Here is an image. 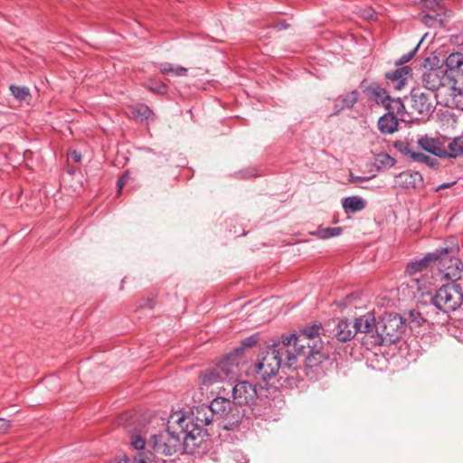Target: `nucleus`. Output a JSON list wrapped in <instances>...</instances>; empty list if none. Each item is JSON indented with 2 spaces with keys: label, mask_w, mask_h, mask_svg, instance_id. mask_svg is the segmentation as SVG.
Listing matches in <instances>:
<instances>
[{
  "label": "nucleus",
  "mask_w": 463,
  "mask_h": 463,
  "mask_svg": "<svg viewBox=\"0 0 463 463\" xmlns=\"http://www.w3.org/2000/svg\"><path fill=\"white\" fill-rule=\"evenodd\" d=\"M326 331L320 325H313L305 327L298 335H291L285 338H290V350L295 353L297 357L306 354L311 350L324 349L325 342L322 337H326Z\"/></svg>",
  "instance_id": "obj_5"
},
{
  "label": "nucleus",
  "mask_w": 463,
  "mask_h": 463,
  "mask_svg": "<svg viewBox=\"0 0 463 463\" xmlns=\"http://www.w3.org/2000/svg\"><path fill=\"white\" fill-rule=\"evenodd\" d=\"M342 232V228L334 227V228H319L317 232V235L320 239H328L335 236L340 235Z\"/></svg>",
  "instance_id": "obj_30"
},
{
  "label": "nucleus",
  "mask_w": 463,
  "mask_h": 463,
  "mask_svg": "<svg viewBox=\"0 0 463 463\" xmlns=\"http://www.w3.org/2000/svg\"><path fill=\"white\" fill-rule=\"evenodd\" d=\"M394 164H395V159L392 158L388 154H384V153L377 155L374 159V165L378 168H390V167L393 166Z\"/></svg>",
  "instance_id": "obj_29"
},
{
  "label": "nucleus",
  "mask_w": 463,
  "mask_h": 463,
  "mask_svg": "<svg viewBox=\"0 0 463 463\" xmlns=\"http://www.w3.org/2000/svg\"><path fill=\"white\" fill-rule=\"evenodd\" d=\"M440 263L442 266L441 271L444 274V277L452 281H456L461 278L462 271H463V262L457 259H448V258H441Z\"/></svg>",
  "instance_id": "obj_15"
},
{
  "label": "nucleus",
  "mask_w": 463,
  "mask_h": 463,
  "mask_svg": "<svg viewBox=\"0 0 463 463\" xmlns=\"http://www.w3.org/2000/svg\"><path fill=\"white\" fill-rule=\"evenodd\" d=\"M129 178V174L128 172H126L118 180V191H120L123 186L126 184L128 179Z\"/></svg>",
  "instance_id": "obj_43"
},
{
  "label": "nucleus",
  "mask_w": 463,
  "mask_h": 463,
  "mask_svg": "<svg viewBox=\"0 0 463 463\" xmlns=\"http://www.w3.org/2000/svg\"><path fill=\"white\" fill-rule=\"evenodd\" d=\"M148 89L155 93L157 94H165L166 92V86L164 83H154L152 82L151 85H148Z\"/></svg>",
  "instance_id": "obj_34"
},
{
  "label": "nucleus",
  "mask_w": 463,
  "mask_h": 463,
  "mask_svg": "<svg viewBox=\"0 0 463 463\" xmlns=\"http://www.w3.org/2000/svg\"><path fill=\"white\" fill-rule=\"evenodd\" d=\"M256 387L248 381H241L232 388V399L240 408L249 405L257 398Z\"/></svg>",
  "instance_id": "obj_11"
},
{
  "label": "nucleus",
  "mask_w": 463,
  "mask_h": 463,
  "mask_svg": "<svg viewBox=\"0 0 463 463\" xmlns=\"http://www.w3.org/2000/svg\"><path fill=\"white\" fill-rule=\"evenodd\" d=\"M242 348H236L214 366L201 372L199 384L201 389L208 390L216 384H222L220 390H225L224 384L231 385L241 375V357Z\"/></svg>",
  "instance_id": "obj_2"
},
{
  "label": "nucleus",
  "mask_w": 463,
  "mask_h": 463,
  "mask_svg": "<svg viewBox=\"0 0 463 463\" xmlns=\"http://www.w3.org/2000/svg\"><path fill=\"white\" fill-rule=\"evenodd\" d=\"M128 115L137 120L148 119L152 115V110L146 105L140 104L128 108Z\"/></svg>",
  "instance_id": "obj_24"
},
{
  "label": "nucleus",
  "mask_w": 463,
  "mask_h": 463,
  "mask_svg": "<svg viewBox=\"0 0 463 463\" xmlns=\"http://www.w3.org/2000/svg\"><path fill=\"white\" fill-rule=\"evenodd\" d=\"M451 78L442 68H430L423 72L421 82L424 88L436 91L441 87L445 89L449 80Z\"/></svg>",
  "instance_id": "obj_10"
},
{
  "label": "nucleus",
  "mask_w": 463,
  "mask_h": 463,
  "mask_svg": "<svg viewBox=\"0 0 463 463\" xmlns=\"http://www.w3.org/2000/svg\"><path fill=\"white\" fill-rule=\"evenodd\" d=\"M10 426L9 421L5 419H0V435L6 433Z\"/></svg>",
  "instance_id": "obj_41"
},
{
  "label": "nucleus",
  "mask_w": 463,
  "mask_h": 463,
  "mask_svg": "<svg viewBox=\"0 0 463 463\" xmlns=\"http://www.w3.org/2000/svg\"><path fill=\"white\" fill-rule=\"evenodd\" d=\"M449 139L446 137L433 138L429 137H421L418 140V145L430 154L439 157H447V143Z\"/></svg>",
  "instance_id": "obj_12"
},
{
  "label": "nucleus",
  "mask_w": 463,
  "mask_h": 463,
  "mask_svg": "<svg viewBox=\"0 0 463 463\" xmlns=\"http://www.w3.org/2000/svg\"><path fill=\"white\" fill-rule=\"evenodd\" d=\"M9 89L14 97L19 101H27L31 97L30 90L27 87L11 85Z\"/></svg>",
  "instance_id": "obj_28"
},
{
  "label": "nucleus",
  "mask_w": 463,
  "mask_h": 463,
  "mask_svg": "<svg viewBox=\"0 0 463 463\" xmlns=\"http://www.w3.org/2000/svg\"><path fill=\"white\" fill-rule=\"evenodd\" d=\"M445 64L450 71H463V53L459 52L450 53L447 57Z\"/></svg>",
  "instance_id": "obj_25"
},
{
  "label": "nucleus",
  "mask_w": 463,
  "mask_h": 463,
  "mask_svg": "<svg viewBox=\"0 0 463 463\" xmlns=\"http://www.w3.org/2000/svg\"><path fill=\"white\" fill-rule=\"evenodd\" d=\"M398 119L393 113L388 112L378 120V128L383 134H392L397 130Z\"/></svg>",
  "instance_id": "obj_22"
},
{
  "label": "nucleus",
  "mask_w": 463,
  "mask_h": 463,
  "mask_svg": "<svg viewBox=\"0 0 463 463\" xmlns=\"http://www.w3.org/2000/svg\"><path fill=\"white\" fill-rule=\"evenodd\" d=\"M254 345V341H252L251 339H247L246 341L243 342V346L241 347L242 348V351H244V347H250L251 345ZM243 352H241V354H242ZM240 357L241 358V354H240Z\"/></svg>",
  "instance_id": "obj_45"
},
{
  "label": "nucleus",
  "mask_w": 463,
  "mask_h": 463,
  "mask_svg": "<svg viewBox=\"0 0 463 463\" xmlns=\"http://www.w3.org/2000/svg\"><path fill=\"white\" fill-rule=\"evenodd\" d=\"M431 279V277H429L427 275L411 278V281L408 283V286L412 290L413 298L420 299L424 296H428L430 294L432 290Z\"/></svg>",
  "instance_id": "obj_13"
},
{
  "label": "nucleus",
  "mask_w": 463,
  "mask_h": 463,
  "mask_svg": "<svg viewBox=\"0 0 463 463\" xmlns=\"http://www.w3.org/2000/svg\"><path fill=\"white\" fill-rule=\"evenodd\" d=\"M295 361L296 354L290 350V338H282L261 354L256 364V372L261 379L267 381L277 374L281 365L291 367Z\"/></svg>",
  "instance_id": "obj_3"
},
{
  "label": "nucleus",
  "mask_w": 463,
  "mask_h": 463,
  "mask_svg": "<svg viewBox=\"0 0 463 463\" xmlns=\"http://www.w3.org/2000/svg\"><path fill=\"white\" fill-rule=\"evenodd\" d=\"M365 91L367 96L377 104L385 106L390 100V96L387 94L386 90L376 83L371 84Z\"/></svg>",
  "instance_id": "obj_23"
},
{
  "label": "nucleus",
  "mask_w": 463,
  "mask_h": 463,
  "mask_svg": "<svg viewBox=\"0 0 463 463\" xmlns=\"http://www.w3.org/2000/svg\"><path fill=\"white\" fill-rule=\"evenodd\" d=\"M399 149L402 154L409 156L411 158V154L417 153V152L412 151L410 145L401 144Z\"/></svg>",
  "instance_id": "obj_39"
},
{
  "label": "nucleus",
  "mask_w": 463,
  "mask_h": 463,
  "mask_svg": "<svg viewBox=\"0 0 463 463\" xmlns=\"http://www.w3.org/2000/svg\"><path fill=\"white\" fill-rule=\"evenodd\" d=\"M154 302L152 299L150 298H147V299H145L143 300L142 302L139 303L138 305V307L139 308H148V309H153L154 308Z\"/></svg>",
  "instance_id": "obj_42"
},
{
  "label": "nucleus",
  "mask_w": 463,
  "mask_h": 463,
  "mask_svg": "<svg viewBox=\"0 0 463 463\" xmlns=\"http://www.w3.org/2000/svg\"><path fill=\"white\" fill-rule=\"evenodd\" d=\"M439 103L450 109L463 110V80L451 78L443 91L437 95Z\"/></svg>",
  "instance_id": "obj_9"
},
{
  "label": "nucleus",
  "mask_w": 463,
  "mask_h": 463,
  "mask_svg": "<svg viewBox=\"0 0 463 463\" xmlns=\"http://www.w3.org/2000/svg\"><path fill=\"white\" fill-rule=\"evenodd\" d=\"M343 207L347 213H355L362 211L365 207V203L359 197L351 196L344 200Z\"/></svg>",
  "instance_id": "obj_27"
},
{
  "label": "nucleus",
  "mask_w": 463,
  "mask_h": 463,
  "mask_svg": "<svg viewBox=\"0 0 463 463\" xmlns=\"http://www.w3.org/2000/svg\"><path fill=\"white\" fill-rule=\"evenodd\" d=\"M423 41V38L420 40V42L416 45V47L411 51L409 53L403 55L402 58H401V62L402 63H406L408 62L411 59H412V57L416 54L417 51L419 50V47L420 45V43Z\"/></svg>",
  "instance_id": "obj_37"
},
{
  "label": "nucleus",
  "mask_w": 463,
  "mask_h": 463,
  "mask_svg": "<svg viewBox=\"0 0 463 463\" xmlns=\"http://www.w3.org/2000/svg\"><path fill=\"white\" fill-rule=\"evenodd\" d=\"M355 335V325H352L347 320H340L334 333V336L340 342L349 341Z\"/></svg>",
  "instance_id": "obj_19"
},
{
  "label": "nucleus",
  "mask_w": 463,
  "mask_h": 463,
  "mask_svg": "<svg viewBox=\"0 0 463 463\" xmlns=\"http://www.w3.org/2000/svg\"><path fill=\"white\" fill-rule=\"evenodd\" d=\"M211 405L214 416L227 423L224 426V429L227 430L237 425L244 416V410L240 408L234 400L217 397L211 402Z\"/></svg>",
  "instance_id": "obj_7"
},
{
  "label": "nucleus",
  "mask_w": 463,
  "mask_h": 463,
  "mask_svg": "<svg viewBox=\"0 0 463 463\" xmlns=\"http://www.w3.org/2000/svg\"><path fill=\"white\" fill-rule=\"evenodd\" d=\"M426 6L435 12L442 10L440 0H427Z\"/></svg>",
  "instance_id": "obj_35"
},
{
  "label": "nucleus",
  "mask_w": 463,
  "mask_h": 463,
  "mask_svg": "<svg viewBox=\"0 0 463 463\" xmlns=\"http://www.w3.org/2000/svg\"><path fill=\"white\" fill-rule=\"evenodd\" d=\"M439 259V256L436 253H430L421 259L411 260L407 264L405 273L414 278L418 274L427 271L431 263Z\"/></svg>",
  "instance_id": "obj_14"
},
{
  "label": "nucleus",
  "mask_w": 463,
  "mask_h": 463,
  "mask_svg": "<svg viewBox=\"0 0 463 463\" xmlns=\"http://www.w3.org/2000/svg\"><path fill=\"white\" fill-rule=\"evenodd\" d=\"M411 75V69L409 66H403L392 72L386 74L387 78L392 80L393 86L397 90H402L405 85L406 80Z\"/></svg>",
  "instance_id": "obj_21"
},
{
  "label": "nucleus",
  "mask_w": 463,
  "mask_h": 463,
  "mask_svg": "<svg viewBox=\"0 0 463 463\" xmlns=\"http://www.w3.org/2000/svg\"><path fill=\"white\" fill-rule=\"evenodd\" d=\"M118 463H127V461H126V460H124L123 462H121V461H120V462H118Z\"/></svg>",
  "instance_id": "obj_49"
},
{
  "label": "nucleus",
  "mask_w": 463,
  "mask_h": 463,
  "mask_svg": "<svg viewBox=\"0 0 463 463\" xmlns=\"http://www.w3.org/2000/svg\"><path fill=\"white\" fill-rule=\"evenodd\" d=\"M455 183H444L440 185H439L437 188H436V191H439V190H442V189H446V188H449L451 185H453Z\"/></svg>",
  "instance_id": "obj_46"
},
{
  "label": "nucleus",
  "mask_w": 463,
  "mask_h": 463,
  "mask_svg": "<svg viewBox=\"0 0 463 463\" xmlns=\"http://www.w3.org/2000/svg\"><path fill=\"white\" fill-rule=\"evenodd\" d=\"M363 180H365V178H362L360 176H354L353 174H351V175H350V182L351 183H356V182H360V181H363Z\"/></svg>",
  "instance_id": "obj_47"
},
{
  "label": "nucleus",
  "mask_w": 463,
  "mask_h": 463,
  "mask_svg": "<svg viewBox=\"0 0 463 463\" xmlns=\"http://www.w3.org/2000/svg\"><path fill=\"white\" fill-rule=\"evenodd\" d=\"M71 157L75 161V162H79L81 158V156L79 152L77 151H72L71 153Z\"/></svg>",
  "instance_id": "obj_44"
},
{
  "label": "nucleus",
  "mask_w": 463,
  "mask_h": 463,
  "mask_svg": "<svg viewBox=\"0 0 463 463\" xmlns=\"http://www.w3.org/2000/svg\"><path fill=\"white\" fill-rule=\"evenodd\" d=\"M302 355L305 356L304 364L306 370L317 368L325 360L327 359V354L324 349L311 350Z\"/></svg>",
  "instance_id": "obj_20"
},
{
  "label": "nucleus",
  "mask_w": 463,
  "mask_h": 463,
  "mask_svg": "<svg viewBox=\"0 0 463 463\" xmlns=\"http://www.w3.org/2000/svg\"><path fill=\"white\" fill-rule=\"evenodd\" d=\"M154 458V454L150 451H148L147 454H139L135 458L136 461L138 463H148L151 462Z\"/></svg>",
  "instance_id": "obj_36"
},
{
  "label": "nucleus",
  "mask_w": 463,
  "mask_h": 463,
  "mask_svg": "<svg viewBox=\"0 0 463 463\" xmlns=\"http://www.w3.org/2000/svg\"><path fill=\"white\" fill-rule=\"evenodd\" d=\"M130 439V444L135 449H144L146 445L156 455L171 456L182 449L186 452L194 450L185 448L184 430L178 424L175 416L170 418L167 430L152 435L147 443L140 434H131Z\"/></svg>",
  "instance_id": "obj_1"
},
{
  "label": "nucleus",
  "mask_w": 463,
  "mask_h": 463,
  "mask_svg": "<svg viewBox=\"0 0 463 463\" xmlns=\"http://www.w3.org/2000/svg\"><path fill=\"white\" fill-rule=\"evenodd\" d=\"M384 108L389 110V112L391 113H393L396 112V113H402V110L404 109V105L403 103L401 101L400 99H391L386 103V105L384 106Z\"/></svg>",
  "instance_id": "obj_32"
},
{
  "label": "nucleus",
  "mask_w": 463,
  "mask_h": 463,
  "mask_svg": "<svg viewBox=\"0 0 463 463\" xmlns=\"http://www.w3.org/2000/svg\"><path fill=\"white\" fill-rule=\"evenodd\" d=\"M404 330L402 317L394 313L384 314L377 323L376 335H373L372 344L382 345L394 343Z\"/></svg>",
  "instance_id": "obj_6"
},
{
  "label": "nucleus",
  "mask_w": 463,
  "mask_h": 463,
  "mask_svg": "<svg viewBox=\"0 0 463 463\" xmlns=\"http://www.w3.org/2000/svg\"><path fill=\"white\" fill-rule=\"evenodd\" d=\"M354 325L356 333L362 332L368 334L372 339L373 335H376L377 323H375L374 316L371 313H367L364 316L356 318Z\"/></svg>",
  "instance_id": "obj_18"
},
{
  "label": "nucleus",
  "mask_w": 463,
  "mask_h": 463,
  "mask_svg": "<svg viewBox=\"0 0 463 463\" xmlns=\"http://www.w3.org/2000/svg\"><path fill=\"white\" fill-rule=\"evenodd\" d=\"M398 184L404 189H417L423 184V178L419 172L406 171L397 175Z\"/></svg>",
  "instance_id": "obj_17"
},
{
  "label": "nucleus",
  "mask_w": 463,
  "mask_h": 463,
  "mask_svg": "<svg viewBox=\"0 0 463 463\" xmlns=\"http://www.w3.org/2000/svg\"><path fill=\"white\" fill-rule=\"evenodd\" d=\"M431 300L444 312L454 311L463 304V292L459 285L447 284L439 288Z\"/></svg>",
  "instance_id": "obj_8"
},
{
  "label": "nucleus",
  "mask_w": 463,
  "mask_h": 463,
  "mask_svg": "<svg viewBox=\"0 0 463 463\" xmlns=\"http://www.w3.org/2000/svg\"><path fill=\"white\" fill-rule=\"evenodd\" d=\"M187 72V69L182 66H175L174 71H172V74L175 76H185Z\"/></svg>",
  "instance_id": "obj_40"
},
{
  "label": "nucleus",
  "mask_w": 463,
  "mask_h": 463,
  "mask_svg": "<svg viewBox=\"0 0 463 463\" xmlns=\"http://www.w3.org/2000/svg\"><path fill=\"white\" fill-rule=\"evenodd\" d=\"M411 110L412 113L419 115L428 114L432 109V103L430 99V96L420 91L413 90L411 92Z\"/></svg>",
  "instance_id": "obj_16"
},
{
  "label": "nucleus",
  "mask_w": 463,
  "mask_h": 463,
  "mask_svg": "<svg viewBox=\"0 0 463 463\" xmlns=\"http://www.w3.org/2000/svg\"><path fill=\"white\" fill-rule=\"evenodd\" d=\"M174 67L172 63L165 62L160 65L159 70L163 74H169L174 71Z\"/></svg>",
  "instance_id": "obj_38"
},
{
  "label": "nucleus",
  "mask_w": 463,
  "mask_h": 463,
  "mask_svg": "<svg viewBox=\"0 0 463 463\" xmlns=\"http://www.w3.org/2000/svg\"><path fill=\"white\" fill-rule=\"evenodd\" d=\"M184 430V445L188 449L198 447L202 441V432L204 426L209 425L214 417L212 405L202 404L195 407L191 415H175Z\"/></svg>",
  "instance_id": "obj_4"
},
{
  "label": "nucleus",
  "mask_w": 463,
  "mask_h": 463,
  "mask_svg": "<svg viewBox=\"0 0 463 463\" xmlns=\"http://www.w3.org/2000/svg\"><path fill=\"white\" fill-rule=\"evenodd\" d=\"M463 155V136L455 137L447 144V157Z\"/></svg>",
  "instance_id": "obj_26"
},
{
  "label": "nucleus",
  "mask_w": 463,
  "mask_h": 463,
  "mask_svg": "<svg viewBox=\"0 0 463 463\" xmlns=\"http://www.w3.org/2000/svg\"><path fill=\"white\" fill-rule=\"evenodd\" d=\"M429 20H432V17L430 15H426L424 17V22L427 24Z\"/></svg>",
  "instance_id": "obj_48"
},
{
  "label": "nucleus",
  "mask_w": 463,
  "mask_h": 463,
  "mask_svg": "<svg viewBox=\"0 0 463 463\" xmlns=\"http://www.w3.org/2000/svg\"><path fill=\"white\" fill-rule=\"evenodd\" d=\"M411 159L415 162L426 164L430 167H434L437 165V160L430 157L429 156L422 154L420 152H417L416 154H411Z\"/></svg>",
  "instance_id": "obj_31"
},
{
  "label": "nucleus",
  "mask_w": 463,
  "mask_h": 463,
  "mask_svg": "<svg viewBox=\"0 0 463 463\" xmlns=\"http://www.w3.org/2000/svg\"><path fill=\"white\" fill-rule=\"evenodd\" d=\"M358 93L356 91H353L343 99L344 106L346 108H351L357 101Z\"/></svg>",
  "instance_id": "obj_33"
}]
</instances>
